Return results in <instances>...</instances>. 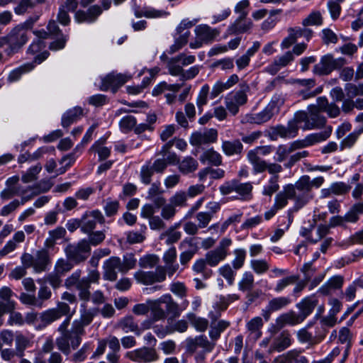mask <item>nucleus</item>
Wrapping results in <instances>:
<instances>
[{"label":"nucleus","mask_w":363,"mask_h":363,"mask_svg":"<svg viewBox=\"0 0 363 363\" xmlns=\"http://www.w3.org/2000/svg\"><path fill=\"white\" fill-rule=\"evenodd\" d=\"M152 319L160 320L168 317L167 323H169L180 316L182 311L189 305V302L184 301L180 306L170 294H165L157 299L156 303H152Z\"/></svg>","instance_id":"nucleus-1"},{"label":"nucleus","mask_w":363,"mask_h":363,"mask_svg":"<svg viewBox=\"0 0 363 363\" xmlns=\"http://www.w3.org/2000/svg\"><path fill=\"white\" fill-rule=\"evenodd\" d=\"M81 277L82 271L76 270L65 280V286L68 289L75 288L79 291V298L84 302H88L91 296V284L99 283L100 273L98 270L93 269L89 271L87 277Z\"/></svg>","instance_id":"nucleus-2"},{"label":"nucleus","mask_w":363,"mask_h":363,"mask_svg":"<svg viewBox=\"0 0 363 363\" xmlns=\"http://www.w3.org/2000/svg\"><path fill=\"white\" fill-rule=\"evenodd\" d=\"M292 186L296 196L294 207L289 211V216L294 211H297L303 208L313 198L311 193V178L308 175H303L297 180L294 184H287Z\"/></svg>","instance_id":"nucleus-3"},{"label":"nucleus","mask_w":363,"mask_h":363,"mask_svg":"<svg viewBox=\"0 0 363 363\" xmlns=\"http://www.w3.org/2000/svg\"><path fill=\"white\" fill-rule=\"evenodd\" d=\"M84 334L79 327L73 326L72 324V328L69 333L56 338L55 343L57 349L65 355H69L72 350H74L80 345L82 336Z\"/></svg>","instance_id":"nucleus-4"},{"label":"nucleus","mask_w":363,"mask_h":363,"mask_svg":"<svg viewBox=\"0 0 363 363\" xmlns=\"http://www.w3.org/2000/svg\"><path fill=\"white\" fill-rule=\"evenodd\" d=\"M21 264L26 267L33 268L35 273L46 271L50 264V258L47 249H41L34 255L24 252L21 257Z\"/></svg>","instance_id":"nucleus-5"},{"label":"nucleus","mask_w":363,"mask_h":363,"mask_svg":"<svg viewBox=\"0 0 363 363\" xmlns=\"http://www.w3.org/2000/svg\"><path fill=\"white\" fill-rule=\"evenodd\" d=\"M7 37L9 39V47L6 48L5 52L7 55L11 56L18 52L26 43L28 40V30L25 26L19 25L13 28Z\"/></svg>","instance_id":"nucleus-6"},{"label":"nucleus","mask_w":363,"mask_h":363,"mask_svg":"<svg viewBox=\"0 0 363 363\" xmlns=\"http://www.w3.org/2000/svg\"><path fill=\"white\" fill-rule=\"evenodd\" d=\"M345 64L346 60L344 57L334 58L331 54H327L313 66V72L320 76L328 75L333 71L341 69Z\"/></svg>","instance_id":"nucleus-7"},{"label":"nucleus","mask_w":363,"mask_h":363,"mask_svg":"<svg viewBox=\"0 0 363 363\" xmlns=\"http://www.w3.org/2000/svg\"><path fill=\"white\" fill-rule=\"evenodd\" d=\"M67 259L79 264L84 262L89 256L91 247L87 240H82L77 244H69L65 250Z\"/></svg>","instance_id":"nucleus-8"},{"label":"nucleus","mask_w":363,"mask_h":363,"mask_svg":"<svg viewBox=\"0 0 363 363\" xmlns=\"http://www.w3.org/2000/svg\"><path fill=\"white\" fill-rule=\"evenodd\" d=\"M249 91L250 86L246 83H243L240 84V90L235 93H230L225 96L226 107L232 114H237L239 111V106H243L247 103V93Z\"/></svg>","instance_id":"nucleus-9"},{"label":"nucleus","mask_w":363,"mask_h":363,"mask_svg":"<svg viewBox=\"0 0 363 363\" xmlns=\"http://www.w3.org/2000/svg\"><path fill=\"white\" fill-rule=\"evenodd\" d=\"M332 130V127L328 126L322 132L309 134L304 139L295 140L290 143V145L294 152L311 146L315 143L326 140L330 136Z\"/></svg>","instance_id":"nucleus-10"},{"label":"nucleus","mask_w":363,"mask_h":363,"mask_svg":"<svg viewBox=\"0 0 363 363\" xmlns=\"http://www.w3.org/2000/svg\"><path fill=\"white\" fill-rule=\"evenodd\" d=\"M231 244L232 240L230 238H223L215 250L206 253L205 257L207 264L211 267H216L219 262L224 260L228 255V249Z\"/></svg>","instance_id":"nucleus-11"},{"label":"nucleus","mask_w":363,"mask_h":363,"mask_svg":"<svg viewBox=\"0 0 363 363\" xmlns=\"http://www.w3.org/2000/svg\"><path fill=\"white\" fill-rule=\"evenodd\" d=\"M125 357L131 361L139 363H151L158 360L159 355L155 348L143 347L128 352Z\"/></svg>","instance_id":"nucleus-12"},{"label":"nucleus","mask_w":363,"mask_h":363,"mask_svg":"<svg viewBox=\"0 0 363 363\" xmlns=\"http://www.w3.org/2000/svg\"><path fill=\"white\" fill-rule=\"evenodd\" d=\"M303 322L301 317L294 311H289L279 315L275 323L269 328L272 335H275L286 325H296Z\"/></svg>","instance_id":"nucleus-13"},{"label":"nucleus","mask_w":363,"mask_h":363,"mask_svg":"<svg viewBox=\"0 0 363 363\" xmlns=\"http://www.w3.org/2000/svg\"><path fill=\"white\" fill-rule=\"evenodd\" d=\"M185 343L186 351L191 354L196 352L198 348H201L203 353L211 352L216 345L215 342L208 340V337L203 335L189 337Z\"/></svg>","instance_id":"nucleus-14"},{"label":"nucleus","mask_w":363,"mask_h":363,"mask_svg":"<svg viewBox=\"0 0 363 363\" xmlns=\"http://www.w3.org/2000/svg\"><path fill=\"white\" fill-rule=\"evenodd\" d=\"M306 119L302 126L303 130L320 129L325 125L326 118L320 115L319 109L315 106H308V113L306 112Z\"/></svg>","instance_id":"nucleus-15"},{"label":"nucleus","mask_w":363,"mask_h":363,"mask_svg":"<svg viewBox=\"0 0 363 363\" xmlns=\"http://www.w3.org/2000/svg\"><path fill=\"white\" fill-rule=\"evenodd\" d=\"M130 78L131 76L126 74L110 73L102 79L100 89L107 91L109 88H111L113 92L115 93L120 86L123 85Z\"/></svg>","instance_id":"nucleus-16"},{"label":"nucleus","mask_w":363,"mask_h":363,"mask_svg":"<svg viewBox=\"0 0 363 363\" xmlns=\"http://www.w3.org/2000/svg\"><path fill=\"white\" fill-rule=\"evenodd\" d=\"M138 282L144 285H151L157 282H163L164 274L162 267H156L155 271L145 272L139 270L134 274Z\"/></svg>","instance_id":"nucleus-17"},{"label":"nucleus","mask_w":363,"mask_h":363,"mask_svg":"<svg viewBox=\"0 0 363 363\" xmlns=\"http://www.w3.org/2000/svg\"><path fill=\"white\" fill-rule=\"evenodd\" d=\"M82 231L84 233H90L96 228L97 223H104L105 219L99 211H92L86 213L81 218Z\"/></svg>","instance_id":"nucleus-18"},{"label":"nucleus","mask_w":363,"mask_h":363,"mask_svg":"<svg viewBox=\"0 0 363 363\" xmlns=\"http://www.w3.org/2000/svg\"><path fill=\"white\" fill-rule=\"evenodd\" d=\"M121 259L118 257H111L106 259L103 265V277L105 280L114 281L117 279V272L122 273Z\"/></svg>","instance_id":"nucleus-19"},{"label":"nucleus","mask_w":363,"mask_h":363,"mask_svg":"<svg viewBox=\"0 0 363 363\" xmlns=\"http://www.w3.org/2000/svg\"><path fill=\"white\" fill-rule=\"evenodd\" d=\"M291 303V300L287 296H279L272 298L269 301L265 309L262 311V315L265 321H268L271 314L273 312L281 310L286 308Z\"/></svg>","instance_id":"nucleus-20"},{"label":"nucleus","mask_w":363,"mask_h":363,"mask_svg":"<svg viewBox=\"0 0 363 363\" xmlns=\"http://www.w3.org/2000/svg\"><path fill=\"white\" fill-rule=\"evenodd\" d=\"M218 132L214 128L206 130L203 132H195L190 138V143L194 146H200L213 143L217 140Z\"/></svg>","instance_id":"nucleus-21"},{"label":"nucleus","mask_w":363,"mask_h":363,"mask_svg":"<svg viewBox=\"0 0 363 363\" xmlns=\"http://www.w3.org/2000/svg\"><path fill=\"white\" fill-rule=\"evenodd\" d=\"M98 311L99 309L97 308L87 309L86 302L82 303L80 309V318L79 319L74 320L73 321V326L79 327L80 330L84 333V327L89 325L92 322Z\"/></svg>","instance_id":"nucleus-22"},{"label":"nucleus","mask_w":363,"mask_h":363,"mask_svg":"<svg viewBox=\"0 0 363 363\" xmlns=\"http://www.w3.org/2000/svg\"><path fill=\"white\" fill-rule=\"evenodd\" d=\"M291 343V335L288 330H283L274 338L268 352L269 354L274 351L281 352L289 347Z\"/></svg>","instance_id":"nucleus-23"},{"label":"nucleus","mask_w":363,"mask_h":363,"mask_svg":"<svg viewBox=\"0 0 363 363\" xmlns=\"http://www.w3.org/2000/svg\"><path fill=\"white\" fill-rule=\"evenodd\" d=\"M294 60V56L291 51H287L282 55L276 58L265 68V72L275 75L281 68L290 65Z\"/></svg>","instance_id":"nucleus-24"},{"label":"nucleus","mask_w":363,"mask_h":363,"mask_svg":"<svg viewBox=\"0 0 363 363\" xmlns=\"http://www.w3.org/2000/svg\"><path fill=\"white\" fill-rule=\"evenodd\" d=\"M13 293L8 286L0 289V315H4L15 308V302L11 300Z\"/></svg>","instance_id":"nucleus-25"},{"label":"nucleus","mask_w":363,"mask_h":363,"mask_svg":"<svg viewBox=\"0 0 363 363\" xmlns=\"http://www.w3.org/2000/svg\"><path fill=\"white\" fill-rule=\"evenodd\" d=\"M101 13V8L98 5H94L89 8L87 11H77L75 13L74 18L78 23H93Z\"/></svg>","instance_id":"nucleus-26"},{"label":"nucleus","mask_w":363,"mask_h":363,"mask_svg":"<svg viewBox=\"0 0 363 363\" xmlns=\"http://www.w3.org/2000/svg\"><path fill=\"white\" fill-rule=\"evenodd\" d=\"M164 190L161 189V184L160 182L151 184V186L147 191V199L153 202L154 206L159 208L164 206L166 203V199L162 196Z\"/></svg>","instance_id":"nucleus-27"},{"label":"nucleus","mask_w":363,"mask_h":363,"mask_svg":"<svg viewBox=\"0 0 363 363\" xmlns=\"http://www.w3.org/2000/svg\"><path fill=\"white\" fill-rule=\"evenodd\" d=\"M253 23L247 17L238 16L228 28L229 35H238L248 32L252 28Z\"/></svg>","instance_id":"nucleus-28"},{"label":"nucleus","mask_w":363,"mask_h":363,"mask_svg":"<svg viewBox=\"0 0 363 363\" xmlns=\"http://www.w3.org/2000/svg\"><path fill=\"white\" fill-rule=\"evenodd\" d=\"M196 35L204 43H211L220 33L216 28H212L206 24H201L195 28Z\"/></svg>","instance_id":"nucleus-29"},{"label":"nucleus","mask_w":363,"mask_h":363,"mask_svg":"<svg viewBox=\"0 0 363 363\" xmlns=\"http://www.w3.org/2000/svg\"><path fill=\"white\" fill-rule=\"evenodd\" d=\"M295 192L291 186H284L283 190L275 196L274 206L279 210L285 207L288 203V199L295 201Z\"/></svg>","instance_id":"nucleus-30"},{"label":"nucleus","mask_w":363,"mask_h":363,"mask_svg":"<svg viewBox=\"0 0 363 363\" xmlns=\"http://www.w3.org/2000/svg\"><path fill=\"white\" fill-rule=\"evenodd\" d=\"M26 235L23 231H17L13 236L12 239L9 240L4 247L0 250V257H4L11 252H13L18 243L24 242Z\"/></svg>","instance_id":"nucleus-31"},{"label":"nucleus","mask_w":363,"mask_h":363,"mask_svg":"<svg viewBox=\"0 0 363 363\" xmlns=\"http://www.w3.org/2000/svg\"><path fill=\"white\" fill-rule=\"evenodd\" d=\"M239 81L237 74H232L225 82H217L213 86L211 92V97L216 98L225 90L229 89L233 85L236 84Z\"/></svg>","instance_id":"nucleus-32"},{"label":"nucleus","mask_w":363,"mask_h":363,"mask_svg":"<svg viewBox=\"0 0 363 363\" xmlns=\"http://www.w3.org/2000/svg\"><path fill=\"white\" fill-rule=\"evenodd\" d=\"M306 112L303 111H297L286 126L290 138H294L298 130V124L303 123L306 119Z\"/></svg>","instance_id":"nucleus-33"},{"label":"nucleus","mask_w":363,"mask_h":363,"mask_svg":"<svg viewBox=\"0 0 363 363\" xmlns=\"http://www.w3.org/2000/svg\"><path fill=\"white\" fill-rule=\"evenodd\" d=\"M318 304V300L314 296H309L303 299L296 306L301 311L299 315L303 321L309 315Z\"/></svg>","instance_id":"nucleus-34"},{"label":"nucleus","mask_w":363,"mask_h":363,"mask_svg":"<svg viewBox=\"0 0 363 363\" xmlns=\"http://www.w3.org/2000/svg\"><path fill=\"white\" fill-rule=\"evenodd\" d=\"M230 323L228 321L220 320L217 321V319L211 320L210 324L209 337L211 340L215 342L220 336V333L229 327Z\"/></svg>","instance_id":"nucleus-35"},{"label":"nucleus","mask_w":363,"mask_h":363,"mask_svg":"<svg viewBox=\"0 0 363 363\" xmlns=\"http://www.w3.org/2000/svg\"><path fill=\"white\" fill-rule=\"evenodd\" d=\"M188 245L189 249L184 250L180 254L179 260L182 265H186L197 252V247L193 244L191 239H185L179 245L181 249L184 248Z\"/></svg>","instance_id":"nucleus-36"},{"label":"nucleus","mask_w":363,"mask_h":363,"mask_svg":"<svg viewBox=\"0 0 363 363\" xmlns=\"http://www.w3.org/2000/svg\"><path fill=\"white\" fill-rule=\"evenodd\" d=\"M264 325V323L262 318L261 317L257 316L252 318L250 321H248L246 324V328L250 335L257 340L262 335L261 329Z\"/></svg>","instance_id":"nucleus-37"},{"label":"nucleus","mask_w":363,"mask_h":363,"mask_svg":"<svg viewBox=\"0 0 363 363\" xmlns=\"http://www.w3.org/2000/svg\"><path fill=\"white\" fill-rule=\"evenodd\" d=\"M179 223L175 224L171 226L167 230L163 232L160 235V240H165L167 245H172L177 242L180 240L182 233L179 231H177L176 229L179 226Z\"/></svg>","instance_id":"nucleus-38"},{"label":"nucleus","mask_w":363,"mask_h":363,"mask_svg":"<svg viewBox=\"0 0 363 363\" xmlns=\"http://www.w3.org/2000/svg\"><path fill=\"white\" fill-rule=\"evenodd\" d=\"M83 114V110L80 107H74L64 113L62 118V125L68 128Z\"/></svg>","instance_id":"nucleus-39"},{"label":"nucleus","mask_w":363,"mask_h":363,"mask_svg":"<svg viewBox=\"0 0 363 363\" xmlns=\"http://www.w3.org/2000/svg\"><path fill=\"white\" fill-rule=\"evenodd\" d=\"M199 167L198 162L192 157H184L179 164V170L184 174L195 172Z\"/></svg>","instance_id":"nucleus-40"},{"label":"nucleus","mask_w":363,"mask_h":363,"mask_svg":"<svg viewBox=\"0 0 363 363\" xmlns=\"http://www.w3.org/2000/svg\"><path fill=\"white\" fill-rule=\"evenodd\" d=\"M247 157L252 164L255 173H261L267 169V163L262 160L256 152L253 150L250 151L247 154Z\"/></svg>","instance_id":"nucleus-41"},{"label":"nucleus","mask_w":363,"mask_h":363,"mask_svg":"<svg viewBox=\"0 0 363 363\" xmlns=\"http://www.w3.org/2000/svg\"><path fill=\"white\" fill-rule=\"evenodd\" d=\"M60 319L59 314L54 308L43 311L40 314V320L41 323L38 326V329H42Z\"/></svg>","instance_id":"nucleus-42"},{"label":"nucleus","mask_w":363,"mask_h":363,"mask_svg":"<svg viewBox=\"0 0 363 363\" xmlns=\"http://www.w3.org/2000/svg\"><path fill=\"white\" fill-rule=\"evenodd\" d=\"M363 213V201L355 203L344 216L345 223H355L359 220V215Z\"/></svg>","instance_id":"nucleus-43"},{"label":"nucleus","mask_w":363,"mask_h":363,"mask_svg":"<svg viewBox=\"0 0 363 363\" xmlns=\"http://www.w3.org/2000/svg\"><path fill=\"white\" fill-rule=\"evenodd\" d=\"M242 144L238 140L224 141L222 144V149L223 152L228 156L240 154L242 150Z\"/></svg>","instance_id":"nucleus-44"},{"label":"nucleus","mask_w":363,"mask_h":363,"mask_svg":"<svg viewBox=\"0 0 363 363\" xmlns=\"http://www.w3.org/2000/svg\"><path fill=\"white\" fill-rule=\"evenodd\" d=\"M210 175L213 179H220L224 177L225 171L222 169H213L211 167H206L200 170L198 177L200 181H205L206 177Z\"/></svg>","instance_id":"nucleus-45"},{"label":"nucleus","mask_w":363,"mask_h":363,"mask_svg":"<svg viewBox=\"0 0 363 363\" xmlns=\"http://www.w3.org/2000/svg\"><path fill=\"white\" fill-rule=\"evenodd\" d=\"M66 235V230L63 227H57L49 232V237L45 240V246L47 248H52L56 240L62 238Z\"/></svg>","instance_id":"nucleus-46"},{"label":"nucleus","mask_w":363,"mask_h":363,"mask_svg":"<svg viewBox=\"0 0 363 363\" xmlns=\"http://www.w3.org/2000/svg\"><path fill=\"white\" fill-rule=\"evenodd\" d=\"M200 160L202 162L208 161L210 164L214 166H219L222 164L221 155L213 150V149H208L206 150L200 157Z\"/></svg>","instance_id":"nucleus-47"},{"label":"nucleus","mask_w":363,"mask_h":363,"mask_svg":"<svg viewBox=\"0 0 363 363\" xmlns=\"http://www.w3.org/2000/svg\"><path fill=\"white\" fill-rule=\"evenodd\" d=\"M255 286L254 275L250 272H245L238 283L240 291L245 292L252 291Z\"/></svg>","instance_id":"nucleus-48"},{"label":"nucleus","mask_w":363,"mask_h":363,"mask_svg":"<svg viewBox=\"0 0 363 363\" xmlns=\"http://www.w3.org/2000/svg\"><path fill=\"white\" fill-rule=\"evenodd\" d=\"M187 318L197 331L204 332L208 328L209 323L206 318L198 317L192 313L187 314Z\"/></svg>","instance_id":"nucleus-49"},{"label":"nucleus","mask_w":363,"mask_h":363,"mask_svg":"<svg viewBox=\"0 0 363 363\" xmlns=\"http://www.w3.org/2000/svg\"><path fill=\"white\" fill-rule=\"evenodd\" d=\"M118 328L121 329L124 333L138 331V326L133 320L132 316H126L118 323Z\"/></svg>","instance_id":"nucleus-50"},{"label":"nucleus","mask_w":363,"mask_h":363,"mask_svg":"<svg viewBox=\"0 0 363 363\" xmlns=\"http://www.w3.org/2000/svg\"><path fill=\"white\" fill-rule=\"evenodd\" d=\"M34 68V65L33 63H27L13 70H12L8 77V81L9 82H13L18 80L21 75L24 73H26Z\"/></svg>","instance_id":"nucleus-51"},{"label":"nucleus","mask_w":363,"mask_h":363,"mask_svg":"<svg viewBox=\"0 0 363 363\" xmlns=\"http://www.w3.org/2000/svg\"><path fill=\"white\" fill-rule=\"evenodd\" d=\"M30 341L29 340L22 335H18L15 338V350L17 352L18 357L22 358L24 356V352L29 346Z\"/></svg>","instance_id":"nucleus-52"},{"label":"nucleus","mask_w":363,"mask_h":363,"mask_svg":"<svg viewBox=\"0 0 363 363\" xmlns=\"http://www.w3.org/2000/svg\"><path fill=\"white\" fill-rule=\"evenodd\" d=\"M180 35L175 39L174 43L169 48V53L173 54L184 47L187 43L190 35L189 30L179 33Z\"/></svg>","instance_id":"nucleus-53"},{"label":"nucleus","mask_w":363,"mask_h":363,"mask_svg":"<svg viewBox=\"0 0 363 363\" xmlns=\"http://www.w3.org/2000/svg\"><path fill=\"white\" fill-rule=\"evenodd\" d=\"M279 175H273L269 180L268 184L264 186L262 194L265 196H271L274 193L279 189Z\"/></svg>","instance_id":"nucleus-54"},{"label":"nucleus","mask_w":363,"mask_h":363,"mask_svg":"<svg viewBox=\"0 0 363 363\" xmlns=\"http://www.w3.org/2000/svg\"><path fill=\"white\" fill-rule=\"evenodd\" d=\"M104 141L105 139H101L95 142V143L90 148V150L95 151L98 153L99 160H106L110 155V149L106 147L101 146Z\"/></svg>","instance_id":"nucleus-55"},{"label":"nucleus","mask_w":363,"mask_h":363,"mask_svg":"<svg viewBox=\"0 0 363 363\" xmlns=\"http://www.w3.org/2000/svg\"><path fill=\"white\" fill-rule=\"evenodd\" d=\"M188 195L185 191H179L176 192L169 199V203L176 207H184L187 205Z\"/></svg>","instance_id":"nucleus-56"},{"label":"nucleus","mask_w":363,"mask_h":363,"mask_svg":"<svg viewBox=\"0 0 363 363\" xmlns=\"http://www.w3.org/2000/svg\"><path fill=\"white\" fill-rule=\"evenodd\" d=\"M228 306V304L226 303L225 299H224V296H220L219 301L213 306L214 311H211L209 313L211 320L218 319L220 316L221 311L225 310Z\"/></svg>","instance_id":"nucleus-57"},{"label":"nucleus","mask_w":363,"mask_h":363,"mask_svg":"<svg viewBox=\"0 0 363 363\" xmlns=\"http://www.w3.org/2000/svg\"><path fill=\"white\" fill-rule=\"evenodd\" d=\"M250 267L257 274H264L269 269L268 262L264 259H252L250 262Z\"/></svg>","instance_id":"nucleus-58"},{"label":"nucleus","mask_w":363,"mask_h":363,"mask_svg":"<svg viewBox=\"0 0 363 363\" xmlns=\"http://www.w3.org/2000/svg\"><path fill=\"white\" fill-rule=\"evenodd\" d=\"M159 257L155 255H147L139 259V266L142 268H153L159 262Z\"/></svg>","instance_id":"nucleus-59"},{"label":"nucleus","mask_w":363,"mask_h":363,"mask_svg":"<svg viewBox=\"0 0 363 363\" xmlns=\"http://www.w3.org/2000/svg\"><path fill=\"white\" fill-rule=\"evenodd\" d=\"M72 267L73 264L69 260L60 259L55 263V272L58 273L60 275L63 276L67 272H69Z\"/></svg>","instance_id":"nucleus-60"},{"label":"nucleus","mask_w":363,"mask_h":363,"mask_svg":"<svg viewBox=\"0 0 363 363\" xmlns=\"http://www.w3.org/2000/svg\"><path fill=\"white\" fill-rule=\"evenodd\" d=\"M137 121L136 118L133 116H124L119 123L120 128L124 133H128L133 128H135L136 125Z\"/></svg>","instance_id":"nucleus-61"},{"label":"nucleus","mask_w":363,"mask_h":363,"mask_svg":"<svg viewBox=\"0 0 363 363\" xmlns=\"http://www.w3.org/2000/svg\"><path fill=\"white\" fill-rule=\"evenodd\" d=\"M323 23V17L320 11L312 12L306 18L303 19L302 24L304 26H320Z\"/></svg>","instance_id":"nucleus-62"},{"label":"nucleus","mask_w":363,"mask_h":363,"mask_svg":"<svg viewBox=\"0 0 363 363\" xmlns=\"http://www.w3.org/2000/svg\"><path fill=\"white\" fill-rule=\"evenodd\" d=\"M235 258L233 260L232 264L235 269H240L245 260L246 251L244 249H236L234 251Z\"/></svg>","instance_id":"nucleus-63"},{"label":"nucleus","mask_w":363,"mask_h":363,"mask_svg":"<svg viewBox=\"0 0 363 363\" xmlns=\"http://www.w3.org/2000/svg\"><path fill=\"white\" fill-rule=\"evenodd\" d=\"M155 171L150 167V162L143 165L140 169V179L144 184H150L151 183V177H152Z\"/></svg>","instance_id":"nucleus-64"}]
</instances>
